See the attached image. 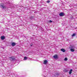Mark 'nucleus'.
<instances>
[{
    "mask_svg": "<svg viewBox=\"0 0 77 77\" xmlns=\"http://www.w3.org/2000/svg\"><path fill=\"white\" fill-rule=\"evenodd\" d=\"M0 7L2 9H6L5 5L3 4H2L0 5Z\"/></svg>",
    "mask_w": 77,
    "mask_h": 77,
    "instance_id": "obj_1",
    "label": "nucleus"
},
{
    "mask_svg": "<svg viewBox=\"0 0 77 77\" xmlns=\"http://www.w3.org/2000/svg\"><path fill=\"white\" fill-rule=\"evenodd\" d=\"M11 61H15V58L14 57L12 56L9 57Z\"/></svg>",
    "mask_w": 77,
    "mask_h": 77,
    "instance_id": "obj_2",
    "label": "nucleus"
},
{
    "mask_svg": "<svg viewBox=\"0 0 77 77\" xmlns=\"http://www.w3.org/2000/svg\"><path fill=\"white\" fill-rule=\"evenodd\" d=\"M59 15L60 16V17H63V16H64V15H65V14H64V13L63 12H61L60 13Z\"/></svg>",
    "mask_w": 77,
    "mask_h": 77,
    "instance_id": "obj_3",
    "label": "nucleus"
},
{
    "mask_svg": "<svg viewBox=\"0 0 77 77\" xmlns=\"http://www.w3.org/2000/svg\"><path fill=\"white\" fill-rule=\"evenodd\" d=\"M1 39L2 40H4L5 39V37L4 36H1Z\"/></svg>",
    "mask_w": 77,
    "mask_h": 77,
    "instance_id": "obj_4",
    "label": "nucleus"
},
{
    "mask_svg": "<svg viewBox=\"0 0 77 77\" xmlns=\"http://www.w3.org/2000/svg\"><path fill=\"white\" fill-rule=\"evenodd\" d=\"M54 59H58V57L57 55H55L54 56Z\"/></svg>",
    "mask_w": 77,
    "mask_h": 77,
    "instance_id": "obj_5",
    "label": "nucleus"
},
{
    "mask_svg": "<svg viewBox=\"0 0 77 77\" xmlns=\"http://www.w3.org/2000/svg\"><path fill=\"white\" fill-rule=\"evenodd\" d=\"M15 45H16V44L15 42H13L12 43L11 45L12 46H15Z\"/></svg>",
    "mask_w": 77,
    "mask_h": 77,
    "instance_id": "obj_6",
    "label": "nucleus"
},
{
    "mask_svg": "<svg viewBox=\"0 0 77 77\" xmlns=\"http://www.w3.org/2000/svg\"><path fill=\"white\" fill-rule=\"evenodd\" d=\"M72 69H71L69 71V74H71V73H72Z\"/></svg>",
    "mask_w": 77,
    "mask_h": 77,
    "instance_id": "obj_7",
    "label": "nucleus"
},
{
    "mask_svg": "<svg viewBox=\"0 0 77 77\" xmlns=\"http://www.w3.org/2000/svg\"><path fill=\"white\" fill-rule=\"evenodd\" d=\"M48 61L47 60H45L44 61V64H46L47 63Z\"/></svg>",
    "mask_w": 77,
    "mask_h": 77,
    "instance_id": "obj_8",
    "label": "nucleus"
},
{
    "mask_svg": "<svg viewBox=\"0 0 77 77\" xmlns=\"http://www.w3.org/2000/svg\"><path fill=\"white\" fill-rule=\"evenodd\" d=\"M61 51H63V52H65V50L64 49H61Z\"/></svg>",
    "mask_w": 77,
    "mask_h": 77,
    "instance_id": "obj_9",
    "label": "nucleus"
},
{
    "mask_svg": "<svg viewBox=\"0 0 77 77\" xmlns=\"http://www.w3.org/2000/svg\"><path fill=\"white\" fill-rule=\"evenodd\" d=\"M59 75V73H57V74H55V76L56 77H58Z\"/></svg>",
    "mask_w": 77,
    "mask_h": 77,
    "instance_id": "obj_10",
    "label": "nucleus"
},
{
    "mask_svg": "<svg viewBox=\"0 0 77 77\" xmlns=\"http://www.w3.org/2000/svg\"><path fill=\"white\" fill-rule=\"evenodd\" d=\"M70 51L72 52H74V50L73 49H71Z\"/></svg>",
    "mask_w": 77,
    "mask_h": 77,
    "instance_id": "obj_11",
    "label": "nucleus"
},
{
    "mask_svg": "<svg viewBox=\"0 0 77 77\" xmlns=\"http://www.w3.org/2000/svg\"><path fill=\"white\" fill-rule=\"evenodd\" d=\"M27 57H25L24 58V60H27Z\"/></svg>",
    "mask_w": 77,
    "mask_h": 77,
    "instance_id": "obj_12",
    "label": "nucleus"
},
{
    "mask_svg": "<svg viewBox=\"0 0 77 77\" xmlns=\"http://www.w3.org/2000/svg\"><path fill=\"white\" fill-rule=\"evenodd\" d=\"M68 60V58H67L66 57H65L64 59V60L66 61V60Z\"/></svg>",
    "mask_w": 77,
    "mask_h": 77,
    "instance_id": "obj_13",
    "label": "nucleus"
},
{
    "mask_svg": "<svg viewBox=\"0 0 77 77\" xmlns=\"http://www.w3.org/2000/svg\"><path fill=\"white\" fill-rule=\"evenodd\" d=\"M75 33H74L72 35V37H73V36H75Z\"/></svg>",
    "mask_w": 77,
    "mask_h": 77,
    "instance_id": "obj_14",
    "label": "nucleus"
},
{
    "mask_svg": "<svg viewBox=\"0 0 77 77\" xmlns=\"http://www.w3.org/2000/svg\"><path fill=\"white\" fill-rule=\"evenodd\" d=\"M50 1L49 0L47 1V3H50Z\"/></svg>",
    "mask_w": 77,
    "mask_h": 77,
    "instance_id": "obj_15",
    "label": "nucleus"
},
{
    "mask_svg": "<svg viewBox=\"0 0 77 77\" xmlns=\"http://www.w3.org/2000/svg\"><path fill=\"white\" fill-rule=\"evenodd\" d=\"M52 22V21L51 20H50L49 21V23H51Z\"/></svg>",
    "mask_w": 77,
    "mask_h": 77,
    "instance_id": "obj_16",
    "label": "nucleus"
},
{
    "mask_svg": "<svg viewBox=\"0 0 77 77\" xmlns=\"http://www.w3.org/2000/svg\"><path fill=\"white\" fill-rule=\"evenodd\" d=\"M30 45V46H32V45Z\"/></svg>",
    "mask_w": 77,
    "mask_h": 77,
    "instance_id": "obj_17",
    "label": "nucleus"
},
{
    "mask_svg": "<svg viewBox=\"0 0 77 77\" xmlns=\"http://www.w3.org/2000/svg\"><path fill=\"white\" fill-rule=\"evenodd\" d=\"M41 29H42V28H41Z\"/></svg>",
    "mask_w": 77,
    "mask_h": 77,
    "instance_id": "obj_18",
    "label": "nucleus"
}]
</instances>
